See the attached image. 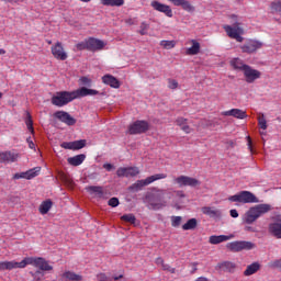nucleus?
Instances as JSON below:
<instances>
[{"mask_svg": "<svg viewBox=\"0 0 281 281\" xmlns=\"http://www.w3.org/2000/svg\"><path fill=\"white\" fill-rule=\"evenodd\" d=\"M54 117L67 124V126H74L76 124V119H74L69 113L65 111H57L54 114Z\"/></svg>", "mask_w": 281, "mask_h": 281, "instance_id": "nucleus-17", "label": "nucleus"}, {"mask_svg": "<svg viewBox=\"0 0 281 281\" xmlns=\"http://www.w3.org/2000/svg\"><path fill=\"white\" fill-rule=\"evenodd\" d=\"M100 92L98 90L89 89L86 87L79 88L75 91H60L57 92L52 98V104L54 106H65L69 104V102H74V100H78V98H87V95H98Z\"/></svg>", "mask_w": 281, "mask_h": 281, "instance_id": "nucleus-1", "label": "nucleus"}, {"mask_svg": "<svg viewBox=\"0 0 281 281\" xmlns=\"http://www.w3.org/2000/svg\"><path fill=\"white\" fill-rule=\"evenodd\" d=\"M269 212H271V206L269 204H257L245 213L243 221L246 225H251L256 223L260 216H263V214Z\"/></svg>", "mask_w": 281, "mask_h": 281, "instance_id": "nucleus-2", "label": "nucleus"}, {"mask_svg": "<svg viewBox=\"0 0 281 281\" xmlns=\"http://www.w3.org/2000/svg\"><path fill=\"white\" fill-rule=\"evenodd\" d=\"M59 179L63 181V183H65V186H67V188H74V180L71 177H69V175L59 172Z\"/></svg>", "mask_w": 281, "mask_h": 281, "instance_id": "nucleus-35", "label": "nucleus"}, {"mask_svg": "<svg viewBox=\"0 0 281 281\" xmlns=\"http://www.w3.org/2000/svg\"><path fill=\"white\" fill-rule=\"evenodd\" d=\"M231 216L233 218H238V211H236V209L231 210Z\"/></svg>", "mask_w": 281, "mask_h": 281, "instance_id": "nucleus-61", "label": "nucleus"}, {"mask_svg": "<svg viewBox=\"0 0 281 281\" xmlns=\"http://www.w3.org/2000/svg\"><path fill=\"white\" fill-rule=\"evenodd\" d=\"M97 280L98 281H113V279L111 277H108L106 273H99L97 274Z\"/></svg>", "mask_w": 281, "mask_h": 281, "instance_id": "nucleus-49", "label": "nucleus"}, {"mask_svg": "<svg viewBox=\"0 0 281 281\" xmlns=\"http://www.w3.org/2000/svg\"><path fill=\"white\" fill-rule=\"evenodd\" d=\"M150 124L147 121H136L128 126L130 135H142V133H146L149 131Z\"/></svg>", "mask_w": 281, "mask_h": 281, "instance_id": "nucleus-9", "label": "nucleus"}, {"mask_svg": "<svg viewBox=\"0 0 281 281\" xmlns=\"http://www.w3.org/2000/svg\"><path fill=\"white\" fill-rule=\"evenodd\" d=\"M258 271H260V263L254 262L246 268V270L244 271V276H254V273H258Z\"/></svg>", "mask_w": 281, "mask_h": 281, "instance_id": "nucleus-33", "label": "nucleus"}, {"mask_svg": "<svg viewBox=\"0 0 281 281\" xmlns=\"http://www.w3.org/2000/svg\"><path fill=\"white\" fill-rule=\"evenodd\" d=\"M40 171L41 168L30 169L26 172L15 173L14 179H34V177H37Z\"/></svg>", "mask_w": 281, "mask_h": 281, "instance_id": "nucleus-24", "label": "nucleus"}, {"mask_svg": "<svg viewBox=\"0 0 281 281\" xmlns=\"http://www.w3.org/2000/svg\"><path fill=\"white\" fill-rule=\"evenodd\" d=\"M262 47V43L259 41H249L244 44L240 49L244 54H254V52H258Z\"/></svg>", "mask_w": 281, "mask_h": 281, "instance_id": "nucleus-19", "label": "nucleus"}, {"mask_svg": "<svg viewBox=\"0 0 281 281\" xmlns=\"http://www.w3.org/2000/svg\"><path fill=\"white\" fill-rule=\"evenodd\" d=\"M148 30H150V24L142 22L138 34H140V36H146V34H148Z\"/></svg>", "mask_w": 281, "mask_h": 281, "instance_id": "nucleus-41", "label": "nucleus"}, {"mask_svg": "<svg viewBox=\"0 0 281 281\" xmlns=\"http://www.w3.org/2000/svg\"><path fill=\"white\" fill-rule=\"evenodd\" d=\"M172 4L177 5V7H181L183 3V0H169Z\"/></svg>", "mask_w": 281, "mask_h": 281, "instance_id": "nucleus-59", "label": "nucleus"}, {"mask_svg": "<svg viewBox=\"0 0 281 281\" xmlns=\"http://www.w3.org/2000/svg\"><path fill=\"white\" fill-rule=\"evenodd\" d=\"M102 5H110L111 8H120L124 5V0H101Z\"/></svg>", "mask_w": 281, "mask_h": 281, "instance_id": "nucleus-37", "label": "nucleus"}, {"mask_svg": "<svg viewBox=\"0 0 281 281\" xmlns=\"http://www.w3.org/2000/svg\"><path fill=\"white\" fill-rule=\"evenodd\" d=\"M169 89H177L179 87V82L175 79H168Z\"/></svg>", "mask_w": 281, "mask_h": 281, "instance_id": "nucleus-52", "label": "nucleus"}, {"mask_svg": "<svg viewBox=\"0 0 281 281\" xmlns=\"http://www.w3.org/2000/svg\"><path fill=\"white\" fill-rule=\"evenodd\" d=\"M139 175V168L137 167H120L116 170L117 177H137Z\"/></svg>", "mask_w": 281, "mask_h": 281, "instance_id": "nucleus-18", "label": "nucleus"}, {"mask_svg": "<svg viewBox=\"0 0 281 281\" xmlns=\"http://www.w3.org/2000/svg\"><path fill=\"white\" fill-rule=\"evenodd\" d=\"M53 205H54V203L52 202V200H46V201L42 202V204L40 205V213L47 214V212H49L52 210Z\"/></svg>", "mask_w": 281, "mask_h": 281, "instance_id": "nucleus-36", "label": "nucleus"}, {"mask_svg": "<svg viewBox=\"0 0 281 281\" xmlns=\"http://www.w3.org/2000/svg\"><path fill=\"white\" fill-rule=\"evenodd\" d=\"M87 146L86 139L75 140L72 142V150H80Z\"/></svg>", "mask_w": 281, "mask_h": 281, "instance_id": "nucleus-40", "label": "nucleus"}, {"mask_svg": "<svg viewBox=\"0 0 281 281\" xmlns=\"http://www.w3.org/2000/svg\"><path fill=\"white\" fill-rule=\"evenodd\" d=\"M26 265H33V267H37L41 271H53L54 267L49 265V261L43 258H24L19 262V269H25Z\"/></svg>", "mask_w": 281, "mask_h": 281, "instance_id": "nucleus-5", "label": "nucleus"}, {"mask_svg": "<svg viewBox=\"0 0 281 281\" xmlns=\"http://www.w3.org/2000/svg\"><path fill=\"white\" fill-rule=\"evenodd\" d=\"M11 269H19V262L16 261H2L0 262V271H11Z\"/></svg>", "mask_w": 281, "mask_h": 281, "instance_id": "nucleus-32", "label": "nucleus"}, {"mask_svg": "<svg viewBox=\"0 0 281 281\" xmlns=\"http://www.w3.org/2000/svg\"><path fill=\"white\" fill-rule=\"evenodd\" d=\"M190 267H192L191 276H194V273H196V271H199V262H191Z\"/></svg>", "mask_w": 281, "mask_h": 281, "instance_id": "nucleus-54", "label": "nucleus"}, {"mask_svg": "<svg viewBox=\"0 0 281 281\" xmlns=\"http://www.w3.org/2000/svg\"><path fill=\"white\" fill-rule=\"evenodd\" d=\"M181 221H183V217H181V216L171 217L172 227H179L181 225Z\"/></svg>", "mask_w": 281, "mask_h": 281, "instance_id": "nucleus-47", "label": "nucleus"}, {"mask_svg": "<svg viewBox=\"0 0 281 281\" xmlns=\"http://www.w3.org/2000/svg\"><path fill=\"white\" fill-rule=\"evenodd\" d=\"M156 193H147L145 195V201L149 205V210H161L166 207L167 202L164 200L166 196V190L164 189H154Z\"/></svg>", "mask_w": 281, "mask_h": 281, "instance_id": "nucleus-4", "label": "nucleus"}, {"mask_svg": "<svg viewBox=\"0 0 281 281\" xmlns=\"http://www.w3.org/2000/svg\"><path fill=\"white\" fill-rule=\"evenodd\" d=\"M106 47L104 41L98 40L95 37L88 38V52H100Z\"/></svg>", "mask_w": 281, "mask_h": 281, "instance_id": "nucleus-16", "label": "nucleus"}, {"mask_svg": "<svg viewBox=\"0 0 281 281\" xmlns=\"http://www.w3.org/2000/svg\"><path fill=\"white\" fill-rule=\"evenodd\" d=\"M202 213H204L206 216H210L211 218H218V216H221V211L211 206H203Z\"/></svg>", "mask_w": 281, "mask_h": 281, "instance_id": "nucleus-31", "label": "nucleus"}, {"mask_svg": "<svg viewBox=\"0 0 281 281\" xmlns=\"http://www.w3.org/2000/svg\"><path fill=\"white\" fill-rule=\"evenodd\" d=\"M156 193H147L145 195V201L149 205V210H161L166 207L167 202L164 200L166 196V190L164 189H154Z\"/></svg>", "mask_w": 281, "mask_h": 281, "instance_id": "nucleus-3", "label": "nucleus"}, {"mask_svg": "<svg viewBox=\"0 0 281 281\" xmlns=\"http://www.w3.org/2000/svg\"><path fill=\"white\" fill-rule=\"evenodd\" d=\"M108 205H110V207H117V205H120V200L117 198H111Z\"/></svg>", "mask_w": 281, "mask_h": 281, "instance_id": "nucleus-51", "label": "nucleus"}, {"mask_svg": "<svg viewBox=\"0 0 281 281\" xmlns=\"http://www.w3.org/2000/svg\"><path fill=\"white\" fill-rule=\"evenodd\" d=\"M226 247L229 249V251L238 252L243 250H249L254 249L256 247V244L251 241H232L226 245Z\"/></svg>", "mask_w": 281, "mask_h": 281, "instance_id": "nucleus-10", "label": "nucleus"}, {"mask_svg": "<svg viewBox=\"0 0 281 281\" xmlns=\"http://www.w3.org/2000/svg\"><path fill=\"white\" fill-rule=\"evenodd\" d=\"M234 235H212L209 238L210 245H221V243H227V240H232Z\"/></svg>", "mask_w": 281, "mask_h": 281, "instance_id": "nucleus-23", "label": "nucleus"}, {"mask_svg": "<svg viewBox=\"0 0 281 281\" xmlns=\"http://www.w3.org/2000/svg\"><path fill=\"white\" fill-rule=\"evenodd\" d=\"M180 7H182V10H186V12H194L195 10L194 5H192L188 0H182V4Z\"/></svg>", "mask_w": 281, "mask_h": 281, "instance_id": "nucleus-43", "label": "nucleus"}, {"mask_svg": "<svg viewBox=\"0 0 281 281\" xmlns=\"http://www.w3.org/2000/svg\"><path fill=\"white\" fill-rule=\"evenodd\" d=\"M103 168H104L105 170H108V172H111V170H112L114 167H113V165H111V164H104V165H103Z\"/></svg>", "mask_w": 281, "mask_h": 281, "instance_id": "nucleus-60", "label": "nucleus"}, {"mask_svg": "<svg viewBox=\"0 0 281 281\" xmlns=\"http://www.w3.org/2000/svg\"><path fill=\"white\" fill-rule=\"evenodd\" d=\"M222 115L236 117L237 120H245V117H247V112L240 109H232L229 111L222 112Z\"/></svg>", "mask_w": 281, "mask_h": 281, "instance_id": "nucleus-22", "label": "nucleus"}, {"mask_svg": "<svg viewBox=\"0 0 281 281\" xmlns=\"http://www.w3.org/2000/svg\"><path fill=\"white\" fill-rule=\"evenodd\" d=\"M25 124L30 133L34 135V121H32V114L30 112L26 113Z\"/></svg>", "mask_w": 281, "mask_h": 281, "instance_id": "nucleus-39", "label": "nucleus"}, {"mask_svg": "<svg viewBox=\"0 0 281 281\" xmlns=\"http://www.w3.org/2000/svg\"><path fill=\"white\" fill-rule=\"evenodd\" d=\"M76 49H78V52H82L85 49L89 50V40H85L83 42H80L76 45Z\"/></svg>", "mask_w": 281, "mask_h": 281, "instance_id": "nucleus-45", "label": "nucleus"}, {"mask_svg": "<svg viewBox=\"0 0 281 281\" xmlns=\"http://www.w3.org/2000/svg\"><path fill=\"white\" fill-rule=\"evenodd\" d=\"M63 281H82V276L77 274L74 271H65L61 274Z\"/></svg>", "mask_w": 281, "mask_h": 281, "instance_id": "nucleus-28", "label": "nucleus"}, {"mask_svg": "<svg viewBox=\"0 0 281 281\" xmlns=\"http://www.w3.org/2000/svg\"><path fill=\"white\" fill-rule=\"evenodd\" d=\"M166 173H156L154 176L147 177L145 180H137L135 183L128 187L130 192H139L145 186H150L154 181H159V179H167Z\"/></svg>", "mask_w": 281, "mask_h": 281, "instance_id": "nucleus-6", "label": "nucleus"}, {"mask_svg": "<svg viewBox=\"0 0 281 281\" xmlns=\"http://www.w3.org/2000/svg\"><path fill=\"white\" fill-rule=\"evenodd\" d=\"M243 72H244L245 80L246 82H248V85L256 82V80H258L260 76H262V72L251 68V66L249 65L244 68Z\"/></svg>", "mask_w": 281, "mask_h": 281, "instance_id": "nucleus-13", "label": "nucleus"}, {"mask_svg": "<svg viewBox=\"0 0 281 281\" xmlns=\"http://www.w3.org/2000/svg\"><path fill=\"white\" fill-rule=\"evenodd\" d=\"M61 148H65L66 150H74L72 142H64V143H61Z\"/></svg>", "mask_w": 281, "mask_h": 281, "instance_id": "nucleus-53", "label": "nucleus"}, {"mask_svg": "<svg viewBox=\"0 0 281 281\" xmlns=\"http://www.w3.org/2000/svg\"><path fill=\"white\" fill-rule=\"evenodd\" d=\"M215 269H216V271L234 273V271L236 270V263H234L232 261H222L216 265Z\"/></svg>", "mask_w": 281, "mask_h": 281, "instance_id": "nucleus-21", "label": "nucleus"}, {"mask_svg": "<svg viewBox=\"0 0 281 281\" xmlns=\"http://www.w3.org/2000/svg\"><path fill=\"white\" fill-rule=\"evenodd\" d=\"M272 10H274L276 12H281V2H273Z\"/></svg>", "mask_w": 281, "mask_h": 281, "instance_id": "nucleus-55", "label": "nucleus"}, {"mask_svg": "<svg viewBox=\"0 0 281 281\" xmlns=\"http://www.w3.org/2000/svg\"><path fill=\"white\" fill-rule=\"evenodd\" d=\"M175 194L178 199H186V193H183V191H176Z\"/></svg>", "mask_w": 281, "mask_h": 281, "instance_id": "nucleus-56", "label": "nucleus"}, {"mask_svg": "<svg viewBox=\"0 0 281 281\" xmlns=\"http://www.w3.org/2000/svg\"><path fill=\"white\" fill-rule=\"evenodd\" d=\"M195 281H210L206 277H200Z\"/></svg>", "mask_w": 281, "mask_h": 281, "instance_id": "nucleus-62", "label": "nucleus"}, {"mask_svg": "<svg viewBox=\"0 0 281 281\" xmlns=\"http://www.w3.org/2000/svg\"><path fill=\"white\" fill-rule=\"evenodd\" d=\"M27 142H29V147L34 149V142L30 140V138H27Z\"/></svg>", "mask_w": 281, "mask_h": 281, "instance_id": "nucleus-64", "label": "nucleus"}, {"mask_svg": "<svg viewBox=\"0 0 281 281\" xmlns=\"http://www.w3.org/2000/svg\"><path fill=\"white\" fill-rule=\"evenodd\" d=\"M161 269L162 271H168L169 273H177V269L170 267V265L166 262L161 265Z\"/></svg>", "mask_w": 281, "mask_h": 281, "instance_id": "nucleus-48", "label": "nucleus"}, {"mask_svg": "<svg viewBox=\"0 0 281 281\" xmlns=\"http://www.w3.org/2000/svg\"><path fill=\"white\" fill-rule=\"evenodd\" d=\"M176 124L181 128V131H183V133H187V135L192 132V127L188 125V119L183 116H179L178 119H176Z\"/></svg>", "mask_w": 281, "mask_h": 281, "instance_id": "nucleus-26", "label": "nucleus"}, {"mask_svg": "<svg viewBox=\"0 0 281 281\" xmlns=\"http://www.w3.org/2000/svg\"><path fill=\"white\" fill-rule=\"evenodd\" d=\"M85 159H87V155L80 154V155H77V156H74V157H69L67 159V161L70 166L76 167V166H80L85 161Z\"/></svg>", "mask_w": 281, "mask_h": 281, "instance_id": "nucleus-30", "label": "nucleus"}, {"mask_svg": "<svg viewBox=\"0 0 281 281\" xmlns=\"http://www.w3.org/2000/svg\"><path fill=\"white\" fill-rule=\"evenodd\" d=\"M102 82L104 85H109V87H112L113 89H120V80H117L113 75L103 76Z\"/></svg>", "mask_w": 281, "mask_h": 281, "instance_id": "nucleus-25", "label": "nucleus"}, {"mask_svg": "<svg viewBox=\"0 0 281 281\" xmlns=\"http://www.w3.org/2000/svg\"><path fill=\"white\" fill-rule=\"evenodd\" d=\"M177 45V42L175 41H161L160 46L164 47V49H173V47Z\"/></svg>", "mask_w": 281, "mask_h": 281, "instance_id": "nucleus-44", "label": "nucleus"}, {"mask_svg": "<svg viewBox=\"0 0 281 281\" xmlns=\"http://www.w3.org/2000/svg\"><path fill=\"white\" fill-rule=\"evenodd\" d=\"M199 225V222L196 218H190L183 226L182 229L184 232H188L190 229H196V226Z\"/></svg>", "mask_w": 281, "mask_h": 281, "instance_id": "nucleus-38", "label": "nucleus"}, {"mask_svg": "<svg viewBox=\"0 0 281 281\" xmlns=\"http://www.w3.org/2000/svg\"><path fill=\"white\" fill-rule=\"evenodd\" d=\"M121 221H124L125 223H131V225H135V221H137V218L133 214H125L121 216Z\"/></svg>", "mask_w": 281, "mask_h": 281, "instance_id": "nucleus-42", "label": "nucleus"}, {"mask_svg": "<svg viewBox=\"0 0 281 281\" xmlns=\"http://www.w3.org/2000/svg\"><path fill=\"white\" fill-rule=\"evenodd\" d=\"M223 29L225 30L227 36L229 38H234L237 41V43H243L245 38H243V34H245V31L243 27H240V23L236 22L232 25H224Z\"/></svg>", "mask_w": 281, "mask_h": 281, "instance_id": "nucleus-7", "label": "nucleus"}, {"mask_svg": "<svg viewBox=\"0 0 281 281\" xmlns=\"http://www.w3.org/2000/svg\"><path fill=\"white\" fill-rule=\"evenodd\" d=\"M21 154L16 151H2L0 153V164H14L19 161Z\"/></svg>", "mask_w": 281, "mask_h": 281, "instance_id": "nucleus-15", "label": "nucleus"}, {"mask_svg": "<svg viewBox=\"0 0 281 281\" xmlns=\"http://www.w3.org/2000/svg\"><path fill=\"white\" fill-rule=\"evenodd\" d=\"M80 85H82L83 87H90L91 86V79H89V77H81L79 79Z\"/></svg>", "mask_w": 281, "mask_h": 281, "instance_id": "nucleus-50", "label": "nucleus"}, {"mask_svg": "<svg viewBox=\"0 0 281 281\" xmlns=\"http://www.w3.org/2000/svg\"><path fill=\"white\" fill-rule=\"evenodd\" d=\"M248 148L251 150V137L247 136Z\"/></svg>", "mask_w": 281, "mask_h": 281, "instance_id": "nucleus-63", "label": "nucleus"}, {"mask_svg": "<svg viewBox=\"0 0 281 281\" xmlns=\"http://www.w3.org/2000/svg\"><path fill=\"white\" fill-rule=\"evenodd\" d=\"M165 263V261H164V258H161V257H158V258H156V265L159 267H162V265Z\"/></svg>", "mask_w": 281, "mask_h": 281, "instance_id": "nucleus-57", "label": "nucleus"}, {"mask_svg": "<svg viewBox=\"0 0 281 281\" xmlns=\"http://www.w3.org/2000/svg\"><path fill=\"white\" fill-rule=\"evenodd\" d=\"M233 203H258V198L249 191H240L239 193L228 198Z\"/></svg>", "mask_w": 281, "mask_h": 281, "instance_id": "nucleus-8", "label": "nucleus"}, {"mask_svg": "<svg viewBox=\"0 0 281 281\" xmlns=\"http://www.w3.org/2000/svg\"><path fill=\"white\" fill-rule=\"evenodd\" d=\"M226 146H227L228 148H234V147L236 146V142H235V140H227V142H226Z\"/></svg>", "mask_w": 281, "mask_h": 281, "instance_id": "nucleus-58", "label": "nucleus"}, {"mask_svg": "<svg viewBox=\"0 0 281 281\" xmlns=\"http://www.w3.org/2000/svg\"><path fill=\"white\" fill-rule=\"evenodd\" d=\"M151 8H154V10L157 12H162V14H166V16H169V19H172V9H170V5L155 0L151 1Z\"/></svg>", "mask_w": 281, "mask_h": 281, "instance_id": "nucleus-20", "label": "nucleus"}, {"mask_svg": "<svg viewBox=\"0 0 281 281\" xmlns=\"http://www.w3.org/2000/svg\"><path fill=\"white\" fill-rule=\"evenodd\" d=\"M173 181L175 183L179 184L180 188H183L186 186H189L190 188H196L198 186H201V181L188 176H179L175 178Z\"/></svg>", "mask_w": 281, "mask_h": 281, "instance_id": "nucleus-11", "label": "nucleus"}, {"mask_svg": "<svg viewBox=\"0 0 281 281\" xmlns=\"http://www.w3.org/2000/svg\"><path fill=\"white\" fill-rule=\"evenodd\" d=\"M268 233L270 236H273V238L281 239V215H278L274 222L269 224Z\"/></svg>", "mask_w": 281, "mask_h": 281, "instance_id": "nucleus-14", "label": "nucleus"}, {"mask_svg": "<svg viewBox=\"0 0 281 281\" xmlns=\"http://www.w3.org/2000/svg\"><path fill=\"white\" fill-rule=\"evenodd\" d=\"M52 55L56 60H67L69 57L67 55V52H65V47L63 46V43L57 42L50 47Z\"/></svg>", "mask_w": 281, "mask_h": 281, "instance_id": "nucleus-12", "label": "nucleus"}, {"mask_svg": "<svg viewBox=\"0 0 281 281\" xmlns=\"http://www.w3.org/2000/svg\"><path fill=\"white\" fill-rule=\"evenodd\" d=\"M89 194H94L97 199H102L104 196V188L97 186H89L86 188Z\"/></svg>", "mask_w": 281, "mask_h": 281, "instance_id": "nucleus-27", "label": "nucleus"}, {"mask_svg": "<svg viewBox=\"0 0 281 281\" xmlns=\"http://www.w3.org/2000/svg\"><path fill=\"white\" fill-rule=\"evenodd\" d=\"M258 125L262 131H267V119H265V114L258 117Z\"/></svg>", "mask_w": 281, "mask_h": 281, "instance_id": "nucleus-46", "label": "nucleus"}, {"mask_svg": "<svg viewBox=\"0 0 281 281\" xmlns=\"http://www.w3.org/2000/svg\"><path fill=\"white\" fill-rule=\"evenodd\" d=\"M190 43L192 44V47L187 49V55L196 56V54L201 52V44L196 40H191Z\"/></svg>", "mask_w": 281, "mask_h": 281, "instance_id": "nucleus-29", "label": "nucleus"}, {"mask_svg": "<svg viewBox=\"0 0 281 281\" xmlns=\"http://www.w3.org/2000/svg\"><path fill=\"white\" fill-rule=\"evenodd\" d=\"M233 69H237L238 71H245V68L248 66L247 64L243 63L240 58H234L231 61Z\"/></svg>", "mask_w": 281, "mask_h": 281, "instance_id": "nucleus-34", "label": "nucleus"}]
</instances>
